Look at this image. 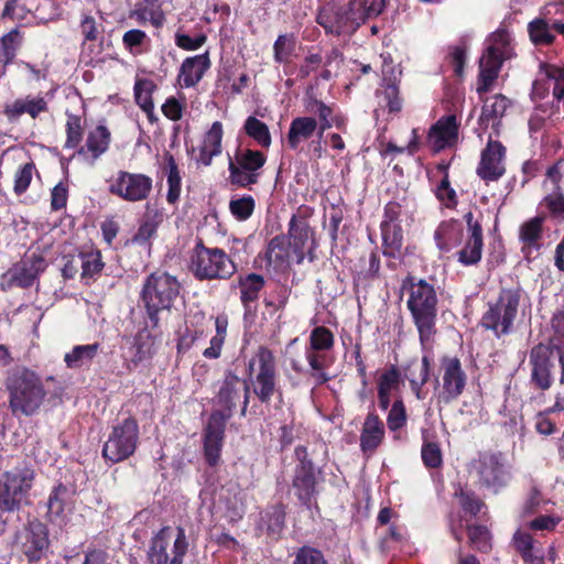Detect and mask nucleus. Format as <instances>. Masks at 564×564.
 Returning a JSON list of instances; mask_svg holds the SVG:
<instances>
[{
    "label": "nucleus",
    "instance_id": "f257e3e1",
    "mask_svg": "<svg viewBox=\"0 0 564 564\" xmlns=\"http://www.w3.org/2000/svg\"><path fill=\"white\" fill-rule=\"evenodd\" d=\"M251 393L261 404L269 405L275 397L282 402L283 390L276 358L267 346H259L254 356L248 361L247 379L243 380L241 416H246Z\"/></svg>",
    "mask_w": 564,
    "mask_h": 564
},
{
    "label": "nucleus",
    "instance_id": "f03ea898",
    "mask_svg": "<svg viewBox=\"0 0 564 564\" xmlns=\"http://www.w3.org/2000/svg\"><path fill=\"white\" fill-rule=\"evenodd\" d=\"M4 387L8 392L9 409L14 416L34 415L47 395L41 376L25 366H15L10 369Z\"/></svg>",
    "mask_w": 564,
    "mask_h": 564
},
{
    "label": "nucleus",
    "instance_id": "7ed1b4c3",
    "mask_svg": "<svg viewBox=\"0 0 564 564\" xmlns=\"http://www.w3.org/2000/svg\"><path fill=\"white\" fill-rule=\"evenodd\" d=\"M406 307L415 325L421 344L432 341L436 335L438 297L436 289L425 279L408 280Z\"/></svg>",
    "mask_w": 564,
    "mask_h": 564
},
{
    "label": "nucleus",
    "instance_id": "20e7f679",
    "mask_svg": "<svg viewBox=\"0 0 564 564\" xmlns=\"http://www.w3.org/2000/svg\"><path fill=\"white\" fill-rule=\"evenodd\" d=\"M237 270L236 262L224 249L208 247L203 239H197L189 252L188 271L199 282L227 281Z\"/></svg>",
    "mask_w": 564,
    "mask_h": 564
},
{
    "label": "nucleus",
    "instance_id": "39448f33",
    "mask_svg": "<svg viewBox=\"0 0 564 564\" xmlns=\"http://www.w3.org/2000/svg\"><path fill=\"white\" fill-rule=\"evenodd\" d=\"M181 282L166 271H154L142 285L140 297L153 329L159 328L161 311H170L181 294Z\"/></svg>",
    "mask_w": 564,
    "mask_h": 564
},
{
    "label": "nucleus",
    "instance_id": "423d86ee",
    "mask_svg": "<svg viewBox=\"0 0 564 564\" xmlns=\"http://www.w3.org/2000/svg\"><path fill=\"white\" fill-rule=\"evenodd\" d=\"M521 297L520 286L501 288L498 296L487 303L480 326L492 332L497 338L511 334L519 314Z\"/></svg>",
    "mask_w": 564,
    "mask_h": 564
},
{
    "label": "nucleus",
    "instance_id": "0eeeda50",
    "mask_svg": "<svg viewBox=\"0 0 564 564\" xmlns=\"http://www.w3.org/2000/svg\"><path fill=\"white\" fill-rule=\"evenodd\" d=\"M470 466L478 487L494 495L502 492L513 479L512 465L499 451L479 453Z\"/></svg>",
    "mask_w": 564,
    "mask_h": 564
},
{
    "label": "nucleus",
    "instance_id": "6e6552de",
    "mask_svg": "<svg viewBox=\"0 0 564 564\" xmlns=\"http://www.w3.org/2000/svg\"><path fill=\"white\" fill-rule=\"evenodd\" d=\"M296 465L293 470L292 489L300 505L307 510L317 507V497L324 481L322 470L310 458L307 447L299 445L294 449Z\"/></svg>",
    "mask_w": 564,
    "mask_h": 564
},
{
    "label": "nucleus",
    "instance_id": "1a4fd4ad",
    "mask_svg": "<svg viewBox=\"0 0 564 564\" xmlns=\"http://www.w3.org/2000/svg\"><path fill=\"white\" fill-rule=\"evenodd\" d=\"M35 473L26 464L18 465L0 476V512L20 511L33 487Z\"/></svg>",
    "mask_w": 564,
    "mask_h": 564
},
{
    "label": "nucleus",
    "instance_id": "9d476101",
    "mask_svg": "<svg viewBox=\"0 0 564 564\" xmlns=\"http://www.w3.org/2000/svg\"><path fill=\"white\" fill-rule=\"evenodd\" d=\"M305 110L317 118L301 116L291 121L286 133V144L291 150H297L302 142L308 141L315 133L322 139L325 131L329 129L328 105L316 98H310L305 104Z\"/></svg>",
    "mask_w": 564,
    "mask_h": 564
},
{
    "label": "nucleus",
    "instance_id": "9b49d317",
    "mask_svg": "<svg viewBox=\"0 0 564 564\" xmlns=\"http://www.w3.org/2000/svg\"><path fill=\"white\" fill-rule=\"evenodd\" d=\"M139 443V423L135 417L129 415L112 426L102 445L101 456L110 465L124 462L134 455Z\"/></svg>",
    "mask_w": 564,
    "mask_h": 564
},
{
    "label": "nucleus",
    "instance_id": "f8f14e48",
    "mask_svg": "<svg viewBox=\"0 0 564 564\" xmlns=\"http://www.w3.org/2000/svg\"><path fill=\"white\" fill-rule=\"evenodd\" d=\"M267 155L260 150L237 148L228 161V181L232 186L249 188L259 183Z\"/></svg>",
    "mask_w": 564,
    "mask_h": 564
},
{
    "label": "nucleus",
    "instance_id": "ddd939ff",
    "mask_svg": "<svg viewBox=\"0 0 564 564\" xmlns=\"http://www.w3.org/2000/svg\"><path fill=\"white\" fill-rule=\"evenodd\" d=\"M326 34L334 36L352 35L362 24V19L355 9V0L345 6L327 4L322 7L316 15Z\"/></svg>",
    "mask_w": 564,
    "mask_h": 564
},
{
    "label": "nucleus",
    "instance_id": "4468645a",
    "mask_svg": "<svg viewBox=\"0 0 564 564\" xmlns=\"http://www.w3.org/2000/svg\"><path fill=\"white\" fill-rule=\"evenodd\" d=\"M170 531V527H163L152 538L148 551V558L151 564H183L184 556L188 550L185 530L182 527L176 528V536L171 552H169Z\"/></svg>",
    "mask_w": 564,
    "mask_h": 564
},
{
    "label": "nucleus",
    "instance_id": "2eb2a0df",
    "mask_svg": "<svg viewBox=\"0 0 564 564\" xmlns=\"http://www.w3.org/2000/svg\"><path fill=\"white\" fill-rule=\"evenodd\" d=\"M153 180L143 173L120 170L109 181L108 192L128 203H139L149 198Z\"/></svg>",
    "mask_w": 564,
    "mask_h": 564
},
{
    "label": "nucleus",
    "instance_id": "dca6fc26",
    "mask_svg": "<svg viewBox=\"0 0 564 564\" xmlns=\"http://www.w3.org/2000/svg\"><path fill=\"white\" fill-rule=\"evenodd\" d=\"M441 388L436 393L437 405H448L456 401L465 391L467 375L462 361L456 356H443L441 358Z\"/></svg>",
    "mask_w": 564,
    "mask_h": 564
},
{
    "label": "nucleus",
    "instance_id": "f3484780",
    "mask_svg": "<svg viewBox=\"0 0 564 564\" xmlns=\"http://www.w3.org/2000/svg\"><path fill=\"white\" fill-rule=\"evenodd\" d=\"M46 269L45 259L41 254L32 253L22 258L10 267L2 275L0 288L7 292L14 288H31L40 273Z\"/></svg>",
    "mask_w": 564,
    "mask_h": 564
},
{
    "label": "nucleus",
    "instance_id": "a211bd4d",
    "mask_svg": "<svg viewBox=\"0 0 564 564\" xmlns=\"http://www.w3.org/2000/svg\"><path fill=\"white\" fill-rule=\"evenodd\" d=\"M20 549L29 563H37L46 557L51 546L48 527L34 518L23 527L19 536Z\"/></svg>",
    "mask_w": 564,
    "mask_h": 564
},
{
    "label": "nucleus",
    "instance_id": "6ab92c4d",
    "mask_svg": "<svg viewBox=\"0 0 564 564\" xmlns=\"http://www.w3.org/2000/svg\"><path fill=\"white\" fill-rule=\"evenodd\" d=\"M229 415L221 411H213L203 432V451L206 464L216 467L221 457L226 424Z\"/></svg>",
    "mask_w": 564,
    "mask_h": 564
},
{
    "label": "nucleus",
    "instance_id": "aec40b11",
    "mask_svg": "<svg viewBox=\"0 0 564 564\" xmlns=\"http://www.w3.org/2000/svg\"><path fill=\"white\" fill-rule=\"evenodd\" d=\"M554 349L551 346L539 343L533 346L529 354V366L531 369L530 383L539 391H546L553 384L552 355Z\"/></svg>",
    "mask_w": 564,
    "mask_h": 564
},
{
    "label": "nucleus",
    "instance_id": "412c9836",
    "mask_svg": "<svg viewBox=\"0 0 564 564\" xmlns=\"http://www.w3.org/2000/svg\"><path fill=\"white\" fill-rule=\"evenodd\" d=\"M312 210L307 206H301L289 223L288 238L290 239V250L295 258L296 264H302L306 258L305 246L308 240L314 239V230L308 224V217Z\"/></svg>",
    "mask_w": 564,
    "mask_h": 564
},
{
    "label": "nucleus",
    "instance_id": "4be33fe9",
    "mask_svg": "<svg viewBox=\"0 0 564 564\" xmlns=\"http://www.w3.org/2000/svg\"><path fill=\"white\" fill-rule=\"evenodd\" d=\"M506 152L500 141L491 139L481 151L476 173L486 184L497 182L506 174Z\"/></svg>",
    "mask_w": 564,
    "mask_h": 564
},
{
    "label": "nucleus",
    "instance_id": "5701e85b",
    "mask_svg": "<svg viewBox=\"0 0 564 564\" xmlns=\"http://www.w3.org/2000/svg\"><path fill=\"white\" fill-rule=\"evenodd\" d=\"M158 328L149 329L148 326L138 330L130 348L132 356L126 359L124 367L132 371L143 362H150L158 352V346L161 341V332Z\"/></svg>",
    "mask_w": 564,
    "mask_h": 564
},
{
    "label": "nucleus",
    "instance_id": "b1692460",
    "mask_svg": "<svg viewBox=\"0 0 564 564\" xmlns=\"http://www.w3.org/2000/svg\"><path fill=\"white\" fill-rule=\"evenodd\" d=\"M459 122L455 115L441 117L431 126L427 132V143L434 153L456 144L458 140Z\"/></svg>",
    "mask_w": 564,
    "mask_h": 564
},
{
    "label": "nucleus",
    "instance_id": "393cba45",
    "mask_svg": "<svg viewBox=\"0 0 564 564\" xmlns=\"http://www.w3.org/2000/svg\"><path fill=\"white\" fill-rule=\"evenodd\" d=\"M505 61L501 48L490 45L479 61V74L477 78V93L484 95L491 90L499 76Z\"/></svg>",
    "mask_w": 564,
    "mask_h": 564
},
{
    "label": "nucleus",
    "instance_id": "a878e982",
    "mask_svg": "<svg viewBox=\"0 0 564 564\" xmlns=\"http://www.w3.org/2000/svg\"><path fill=\"white\" fill-rule=\"evenodd\" d=\"M386 440V426L375 409L369 410L360 429L359 447L364 455L371 456Z\"/></svg>",
    "mask_w": 564,
    "mask_h": 564
},
{
    "label": "nucleus",
    "instance_id": "bb28decb",
    "mask_svg": "<svg viewBox=\"0 0 564 564\" xmlns=\"http://www.w3.org/2000/svg\"><path fill=\"white\" fill-rule=\"evenodd\" d=\"M545 175L552 188L543 203L553 217L564 219V159L551 165Z\"/></svg>",
    "mask_w": 564,
    "mask_h": 564
},
{
    "label": "nucleus",
    "instance_id": "cd10ccee",
    "mask_svg": "<svg viewBox=\"0 0 564 564\" xmlns=\"http://www.w3.org/2000/svg\"><path fill=\"white\" fill-rule=\"evenodd\" d=\"M48 111V102L43 96L26 95L3 106V115L10 122L18 121L23 115H29L33 120L41 113Z\"/></svg>",
    "mask_w": 564,
    "mask_h": 564
},
{
    "label": "nucleus",
    "instance_id": "c85d7f7f",
    "mask_svg": "<svg viewBox=\"0 0 564 564\" xmlns=\"http://www.w3.org/2000/svg\"><path fill=\"white\" fill-rule=\"evenodd\" d=\"M241 386L243 387V380L238 376L234 369H226L224 377L219 382V388L216 394V402L224 410L225 415H232V411L237 405V401L240 399Z\"/></svg>",
    "mask_w": 564,
    "mask_h": 564
},
{
    "label": "nucleus",
    "instance_id": "c756f323",
    "mask_svg": "<svg viewBox=\"0 0 564 564\" xmlns=\"http://www.w3.org/2000/svg\"><path fill=\"white\" fill-rule=\"evenodd\" d=\"M210 66L212 62L209 51L199 55L186 57L182 62L178 72V80L181 82V85L186 88L196 86Z\"/></svg>",
    "mask_w": 564,
    "mask_h": 564
},
{
    "label": "nucleus",
    "instance_id": "7c9ffc66",
    "mask_svg": "<svg viewBox=\"0 0 564 564\" xmlns=\"http://www.w3.org/2000/svg\"><path fill=\"white\" fill-rule=\"evenodd\" d=\"M290 254V239L286 235L281 234L268 241L265 250L258 254V259L264 260L267 268L279 271L289 267Z\"/></svg>",
    "mask_w": 564,
    "mask_h": 564
},
{
    "label": "nucleus",
    "instance_id": "2f4dec72",
    "mask_svg": "<svg viewBox=\"0 0 564 564\" xmlns=\"http://www.w3.org/2000/svg\"><path fill=\"white\" fill-rule=\"evenodd\" d=\"M110 142V130L104 124H98L88 132L85 145L79 147L76 153L78 155L90 154L93 160H97L108 151Z\"/></svg>",
    "mask_w": 564,
    "mask_h": 564
},
{
    "label": "nucleus",
    "instance_id": "473e14b6",
    "mask_svg": "<svg viewBox=\"0 0 564 564\" xmlns=\"http://www.w3.org/2000/svg\"><path fill=\"white\" fill-rule=\"evenodd\" d=\"M512 545L524 563L544 564L543 550L535 545V540L530 533L517 530L512 538Z\"/></svg>",
    "mask_w": 564,
    "mask_h": 564
},
{
    "label": "nucleus",
    "instance_id": "72a5a7b5",
    "mask_svg": "<svg viewBox=\"0 0 564 564\" xmlns=\"http://www.w3.org/2000/svg\"><path fill=\"white\" fill-rule=\"evenodd\" d=\"M240 288V302L246 312L251 311V305L259 300L261 291L265 286V279L259 273H248L238 279Z\"/></svg>",
    "mask_w": 564,
    "mask_h": 564
},
{
    "label": "nucleus",
    "instance_id": "f704fd0d",
    "mask_svg": "<svg viewBox=\"0 0 564 564\" xmlns=\"http://www.w3.org/2000/svg\"><path fill=\"white\" fill-rule=\"evenodd\" d=\"M463 228L457 219L442 221L434 231V240L441 251L448 252L462 241Z\"/></svg>",
    "mask_w": 564,
    "mask_h": 564
},
{
    "label": "nucleus",
    "instance_id": "c9c22d12",
    "mask_svg": "<svg viewBox=\"0 0 564 564\" xmlns=\"http://www.w3.org/2000/svg\"><path fill=\"white\" fill-rule=\"evenodd\" d=\"M23 40V33L19 28H14L0 37V77L6 75L7 67L13 63Z\"/></svg>",
    "mask_w": 564,
    "mask_h": 564
},
{
    "label": "nucleus",
    "instance_id": "e433bc0d",
    "mask_svg": "<svg viewBox=\"0 0 564 564\" xmlns=\"http://www.w3.org/2000/svg\"><path fill=\"white\" fill-rule=\"evenodd\" d=\"M543 216H535L524 221L519 228V240L522 243V252L529 254L532 249L539 250L543 235Z\"/></svg>",
    "mask_w": 564,
    "mask_h": 564
},
{
    "label": "nucleus",
    "instance_id": "4c0bfd02",
    "mask_svg": "<svg viewBox=\"0 0 564 564\" xmlns=\"http://www.w3.org/2000/svg\"><path fill=\"white\" fill-rule=\"evenodd\" d=\"M305 358L311 368V377L317 386L325 384L332 377L326 370L334 364V357L327 351H315L305 348Z\"/></svg>",
    "mask_w": 564,
    "mask_h": 564
},
{
    "label": "nucleus",
    "instance_id": "58836bf2",
    "mask_svg": "<svg viewBox=\"0 0 564 564\" xmlns=\"http://www.w3.org/2000/svg\"><path fill=\"white\" fill-rule=\"evenodd\" d=\"M382 253L390 259H400L403 248V230L401 224L380 225Z\"/></svg>",
    "mask_w": 564,
    "mask_h": 564
},
{
    "label": "nucleus",
    "instance_id": "ea45409f",
    "mask_svg": "<svg viewBox=\"0 0 564 564\" xmlns=\"http://www.w3.org/2000/svg\"><path fill=\"white\" fill-rule=\"evenodd\" d=\"M80 259V279L88 284L90 281H95L100 276L105 262L102 260L101 251L97 248H90L86 251H80L78 254Z\"/></svg>",
    "mask_w": 564,
    "mask_h": 564
},
{
    "label": "nucleus",
    "instance_id": "a19ab883",
    "mask_svg": "<svg viewBox=\"0 0 564 564\" xmlns=\"http://www.w3.org/2000/svg\"><path fill=\"white\" fill-rule=\"evenodd\" d=\"M530 41L535 46L555 45V36L551 26V17H538L528 23Z\"/></svg>",
    "mask_w": 564,
    "mask_h": 564
},
{
    "label": "nucleus",
    "instance_id": "79ce46f5",
    "mask_svg": "<svg viewBox=\"0 0 564 564\" xmlns=\"http://www.w3.org/2000/svg\"><path fill=\"white\" fill-rule=\"evenodd\" d=\"M285 506L281 502L267 507L261 516V524L269 536L278 539L285 527Z\"/></svg>",
    "mask_w": 564,
    "mask_h": 564
},
{
    "label": "nucleus",
    "instance_id": "37998d69",
    "mask_svg": "<svg viewBox=\"0 0 564 564\" xmlns=\"http://www.w3.org/2000/svg\"><path fill=\"white\" fill-rule=\"evenodd\" d=\"M164 161L165 166L164 170L166 172V182H167V194H166V202L170 205H175L181 196V185H182V177L181 172L178 169V165L173 156L172 153L165 152L164 153Z\"/></svg>",
    "mask_w": 564,
    "mask_h": 564
},
{
    "label": "nucleus",
    "instance_id": "c03bdc74",
    "mask_svg": "<svg viewBox=\"0 0 564 564\" xmlns=\"http://www.w3.org/2000/svg\"><path fill=\"white\" fill-rule=\"evenodd\" d=\"M509 106L510 100L501 94L487 98L482 106L480 122L486 124L491 122L492 127L498 124Z\"/></svg>",
    "mask_w": 564,
    "mask_h": 564
},
{
    "label": "nucleus",
    "instance_id": "a18cd8bd",
    "mask_svg": "<svg viewBox=\"0 0 564 564\" xmlns=\"http://www.w3.org/2000/svg\"><path fill=\"white\" fill-rule=\"evenodd\" d=\"M401 370V377L406 379L410 384L416 382H427L430 379L431 364L426 356L422 359L413 358L406 361L399 368Z\"/></svg>",
    "mask_w": 564,
    "mask_h": 564
},
{
    "label": "nucleus",
    "instance_id": "49530a36",
    "mask_svg": "<svg viewBox=\"0 0 564 564\" xmlns=\"http://www.w3.org/2000/svg\"><path fill=\"white\" fill-rule=\"evenodd\" d=\"M162 223V216L159 213L153 215H145L143 220L140 223L138 230L132 236L131 241L141 247L152 246L151 240L156 236L158 228Z\"/></svg>",
    "mask_w": 564,
    "mask_h": 564
},
{
    "label": "nucleus",
    "instance_id": "de8ad7c7",
    "mask_svg": "<svg viewBox=\"0 0 564 564\" xmlns=\"http://www.w3.org/2000/svg\"><path fill=\"white\" fill-rule=\"evenodd\" d=\"M99 349V343L76 345L69 352L65 354L64 361L70 369L80 368L87 364H90L97 356Z\"/></svg>",
    "mask_w": 564,
    "mask_h": 564
},
{
    "label": "nucleus",
    "instance_id": "09e8293b",
    "mask_svg": "<svg viewBox=\"0 0 564 564\" xmlns=\"http://www.w3.org/2000/svg\"><path fill=\"white\" fill-rule=\"evenodd\" d=\"M297 39L294 33L279 34L273 43V58L275 63L289 64L295 55Z\"/></svg>",
    "mask_w": 564,
    "mask_h": 564
},
{
    "label": "nucleus",
    "instance_id": "8fccbe9b",
    "mask_svg": "<svg viewBox=\"0 0 564 564\" xmlns=\"http://www.w3.org/2000/svg\"><path fill=\"white\" fill-rule=\"evenodd\" d=\"M243 130L259 147L263 149L270 148L272 138L267 123L254 116H249L245 121Z\"/></svg>",
    "mask_w": 564,
    "mask_h": 564
},
{
    "label": "nucleus",
    "instance_id": "3c124183",
    "mask_svg": "<svg viewBox=\"0 0 564 564\" xmlns=\"http://www.w3.org/2000/svg\"><path fill=\"white\" fill-rule=\"evenodd\" d=\"M454 496L462 511L470 517L476 518L486 508L485 501L471 489L459 487Z\"/></svg>",
    "mask_w": 564,
    "mask_h": 564
},
{
    "label": "nucleus",
    "instance_id": "603ef678",
    "mask_svg": "<svg viewBox=\"0 0 564 564\" xmlns=\"http://www.w3.org/2000/svg\"><path fill=\"white\" fill-rule=\"evenodd\" d=\"M469 544L481 553H489L492 549L491 533L484 524H467L466 527Z\"/></svg>",
    "mask_w": 564,
    "mask_h": 564
},
{
    "label": "nucleus",
    "instance_id": "864d4df0",
    "mask_svg": "<svg viewBox=\"0 0 564 564\" xmlns=\"http://www.w3.org/2000/svg\"><path fill=\"white\" fill-rule=\"evenodd\" d=\"M66 115V123H65V133L66 140L64 143V149H77L80 145L84 138V127L82 123V118L78 115L70 113L68 111Z\"/></svg>",
    "mask_w": 564,
    "mask_h": 564
},
{
    "label": "nucleus",
    "instance_id": "5fc2aeb1",
    "mask_svg": "<svg viewBox=\"0 0 564 564\" xmlns=\"http://www.w3.org/2000/svg\"><path fill=\"white\" fill-rule=\"evenodd\" d=\"M69 498V490L66 485L58 482L55 485L48 496L47 513L54 518L64 516L67 499Z\"/></svg>",
    "mask_w": 564,
    "mask_h": 564
},
{
    "label": "nucleus",
    "instance_id": "6e6d98bb",
    "mask_svg": "<svg viewBox=\"0 0 564 564\" xmlns=\"http://www.w3.org/2000/svg\"><path fill=\"white\" fill-rule=\"evenodd\" d=\"M335 345V336L326 326H316L311 330L307 349L329 352Z\"/></svg>",
    "mask_w": 564,
    "mask_h": 564
},
{
    "label": "nucleus",
    "instance_id": "4d7b16f0",
    "mask_svg": "<svg viewBox=\"0 0 564 564\" xmlns=\"http://www.w3.org/2000/svg\"><path fill=\"white\" fill-rule=\"evenodd\" d=\"M484 240L466 238L463 248L457 252V260L465 267L476 265L482 257Z\"/></svg>",
    "mask_w": 564,
    "mask_h": 564
},
{
    "label": "nucleus",
    "instance_id": "13d9d810",
    "mask_svg": "<svg viewBox=\"0 0 564 564\" xmlns=\"http://www.w3.org/2000/svg\"><path fill=\"white\" fill-rule=\"evenodd\" d=\"M377 96L381 98L389 113H399L402 110L403 99L400 96V88L395 82L389 80L383 86V89L377 93Z\"/></svg>",
    "mask_w": 564,
    "mask_h": 564
},
{
    "label": "nucleus",
    "instance_id": "bf43d9fd",
    "mask_svg": "<svg viewBox=\"0 0 564 564\" xmlns=\"http://www.w3.org/2000/svg\"><path fill=\"white\" fill-rule=\"evenodd\" d=\"M149 43V36L140 29L128 30L122 36L123 47L132 55L143 54L147 51V45Z\"/></svg>",
    "mask_w": 564,
    "mask_h": 564
},
{
    "label": "nucleus",
    "instance_id": "052dcab7",
    "mask_svg": "<svg viewBox=\"0 0 564 564\" xmlns=\"http://www.w3.org/2000/svg\"><path fill=\"white\" fill-rule=\"evenodd\" d=\"M408 423V413L404 401L402 398H398L392 402L387 415V426L390 432H400Z\"/></svg>",
    "mask_w": 564,
    "mask_h": 564
},
{
    "label": "nucleus",
    "instance_id": "680f3d73",
    "mask_svg": "<svg viewBox=\"0 0 564 564\" xmlns=\"http://www.w3.org/2000/svg\"><path fill=\"white\" fill-rule=\"evenodd\" d=\"M403 382L401 370L395 365L387 367L378 377L377 391L394 392Z\"/></svg>",
    "mask_w": 564,
    "mask_h": 564
},
{
    "label": "nucleus",
    "instance_id": "e2e57ef3",
    "mask_svg": "<svg viewBox=\"0 0 564 564\" xmlns=\"http://www.w3.org/2000/svg\"><path fill=\"white\" fill-rule=\"evenodd\" d=\"M155 84L150 79H139L134 84V99L143 112H150L154 105L152 94L155 90Z\"/></svg>",
    "mask_w": 564,
    "mask_h": 564
},
{
    "label": "nucleus",
    "instance_id": "0e129e2a",
    "mask_svg": "<svg viewBox=\"0 0 564 564\" xmlns=\"http://www.w3.org/2000/svg\"><path fill=\"white\" fill-rule=\"evenodd\" d=\"M36 171L33 161L20 165L13 175V192L17 196L23 195L30 187L33 173Z\"/></svg>",
    "mask_w": 564,
    "mask_h": 564
},
{
    "label": "nucleus",
    "instance_id": "69168bd1",
    "mask_svg": "<svg viewBox=\"0 0 564 564\" xmlns=\"http://www.w3.org/2000/svg\"><path fill=\"white\" fill-rule=\"evenodd\" d=\"M544 69L546 79L553 83L552 95L553 98L561 102L564 100V65L558 66L554 64H544L542 66Z\"/></svg>",
    "mask_w": 564,
    "mask_h": 564
},
{
    "label": "nucleus",
    "instance_id": "338daca9",
    "mask_svg": "<svg viewBox=\"0 0 564 564\" xmlns=\"http://www.w3.org/2000/svg\"><path fill=\"white\" fill-rule=\"evenodd\" d=\"M256 208V200L251 195H243L239 198H231L229 202V212L235 219L246 221L249 219Z\"/></svg>",
    "mask_w": 564,
    "mask_h": 564
},
{
    "label": "nucleus",
    "instance_id": "774afa93",
    "mask_svg": "<svg viewBox=\"0 0 564 564\" xmlns=\"http://www.w3.org/2000/svg\"><path fill=\"white\" fill-rule=\"evenodd\" d=\"M292 564H328V562L319 549L302 545L293 553Z\"/></svg>",
    "mask_w": 564,
    "mask_h": 564
}]
</instances>
